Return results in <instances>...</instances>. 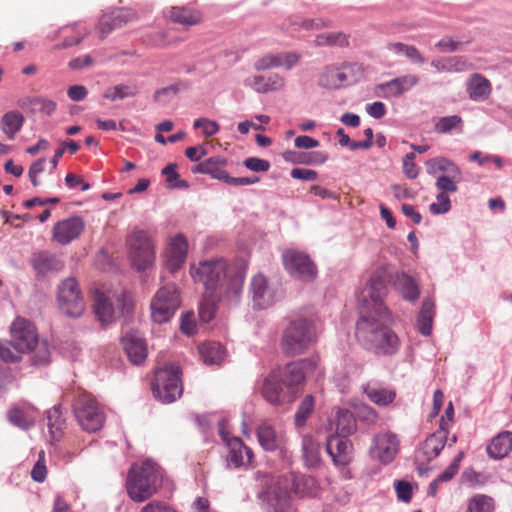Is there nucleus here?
I'll return each mask as SVG.
<instances>
[{
  "instance_id": "4c0bfd02",
  "label": "nucleus",
  "mask_w": 512,
  "mask_h": 512,
  "mask_svg": "<svg viewBox=\"0 0 512 512\" xmlns=\"http://www.w3.org/2000/svg\"><path fill=\"white\" fill-rule=\"evenodd\" d=\"M199 352L204 363L208 365L219 364L224 360L225 350L220 343L209 342L199 347Z\"/></svg>"
},
{
  "instance_id": "8fccbe9b",
  "label": "nucleus",
  "mask_w": 512,
  "mask_h": 512,
  "mask_svg": "<svg viewBox=\"0 0 512 512\" xmlns=\"http://www.w3.org/2000/svg\"><path fill=\"white\" fill-rule=\"evenodd\" d=\"M462 122V118L458 115L441 117L435 124V131L440 134L449 133L461 127Z\"/></svg>"
},
{
  "instance_id": "052dcab7",
  "label": "nucleus",
  "mask_w": 512,
  "mask_h": 512,
  "mask_svg": "<svg viewBox=\"0 0 512 512\" xmlns=\"http://www.w3.org/2000/svg\"><path fill=\"white\" fill-rule=\"evenodd\" d=\"M395 490L399 500L408 503L412 499V486L407 481L398 480L395 481Z\"/></svg>"
},
{
  "instance_id": "72a5a7b5",
  "label": "nucleus",
  "mask_w": 512,
  "mask_h": 512,
  "mask_svg": "<svg viewBox=\"0 0 512 512\" xmlns=\"http://www.w3.org/2000/svg\"><path fill=\"white\" fill-rule=\"evenodd\" d=\"M32 265L40 274L59 271L63 268V263L55 255L47 252H40L33 256Z\"/></svg>"
},
{
  "instance_id": "0eeeda50",
  "label": "nucleus",
  "mask_w": 512,
  "mask_h": 512,
  "mask_svg": "<svg viewBox=\"0 0 512 512\" xmlns=\"http://www.w3.org/2000/svg\"><path fill=\"white\" fill-rule=\"evenodd\" d=\"M127 246L131 262L137 270L143 271L154 263L155 244L147 231H132L127 237Z\"/></svg>"
},
{
  "instance_id": "774afa93",
  "label": "nucleus",
  "mask_w": 512,
  "mask_h": 512,
  "mask_svg": "<svg viewBox=\"0 0 512 512\" xmlns=\"http://www.w3.org/2000/svg\"><path fill=\"white\" fill-rule=\"evenodd\" d=\"M67 95L72 101H82L88 95V90L83 85H72L68 88Z\"/></svg>"
},
{
  "instance_id": "c9c22d12",
  "label": "nucleus",
  "mask_w": 512,
  "mask_h": 512,
  "mask_svg": "<svg viewBox=\"0 0 512 512\" xmlns=\"http://www.w3.org/2000/svg\"><path fill=\"white\" fill-rule=\"evenodd\" d=\"M426 170L428 174L435 175L439 172L446 173L447 175H453V177L461 176L459 167L444 157H437L426 161Z\"/></svg>"
},
{
  "instance_id": "a878e982",
  "label": "nucleus",
  "mask_w": 512,
  "mask_h": 512,
  "mask_svg": "<svg viewBox=\"0 0 512 512\" xmlns=\"http://www.w3.org/2000/svg\"><path fill=\"white\" fill-rule=\"evenodd\" d=\"M492 92L491 82L479 73L470 76L467 82V93L473 101H485Z\"/></svg>"
},
{
  "instance_id": "338daca9",
  "label": "nucleus",
  "mask_w": 512,
  "mask_h": 512,
  "mask_svg": "<svg viewBox=\"0 0 512 512\" xmlns=\"http://www.w3.org/2000/svg\"><path fill=\"white\" fill-rule=\"evenodd\" d=\"M245 85L251 87L258 93H267V87L265 83V77L261 75H255L245 80Z\"/></svg>"
},
{
  "instance_id": "f704fd0d",
  "label": "nucleus",
  "mask_w": 512,
  "mask_h": 512,
  "mask_svg": "<svg viewBox=\"0 0 512 512\" xmlns=\"http://www.w3.org/2000/svg\"><path fill=\"white\" fill-rule=\"evenodd\" d=\"M463 458V453H459L457 457L453 460V462L435 478L428 487V495L431 497H436L439 486L441 483L451 481L454 476L458 473L460 462Z\"/></svg>"
},
{
  "instance_id": "5fc2aeb1",
  "label": "nucleus",
  "mask_w": 512,
  "mask_h": 512,
  "mask_svg": "<svg viewBox=\"0 0 512 512\" xmlns=\"http://www.w3.org/2000/svg\"><path fill=\"white\" fill-rule=\"evenodd\" d=\"M193 127L195 129L202 128L203 135L208 138L217 134L220 130V126L216 121L209 120L207 118H198L194 121Z\"/></svg>"
},
{
  "instance_id": "69168bd1",
  "label": "nucleus",
  "mask_w": 512,
  "mask_h": 512,
  "mask_svg": "<svg viewBox=\"0 0 512 512\" xmlns=\"http://www.w3.org/2000/svg\"><path fill=\"white\" fill-rule=\"evenodd\" d=\"M141 512H177L173 507L165 502L153 500L146 504Z\"/></svg>"
},
{
  "instance_id": "37998d69",
  "label": "nucleus",
  "mask_w": 512,
  "mask_h": 512,
  "mask_svg": "<svg viewBox=\"0 0 512 512\" xmlns=\"http://www.w3.org/2000/svg\"><path fill=\"white\" fill-rule=\"evenodd\" d=\"M227 300V297L212 296L205 292V296L199 306V317L204 322H209L214 318L216 312V302Z\"/></svg>"
},
{
  "instance_id": "dca6fc26",
  "label": "nucleus",
  "mask_w": 512,
  "mask_h": 512,
  "mask_svg": "<svg viewBox=\"0 0 512 512\" xmlns=\"http://www.w3.org/2000/svg\"><path fill=\"white\" fill-rule=\"evenodd\" d=\"M419 83V77L414 74H406L390 81L377 84L374 94L377 97L389 99L401 96Z\"/></svg>"
},
{
  "instance_id": "7ed1b4c3",
  "label": "nucleus",
  "mask_w": 512,
  "mask_h": 512,
  "mask_svg": "<svg viewBox=\"0 0 512 512\" xmlns=\"http://www.w3.org/2000/svg\"><path fill=\"white\" fill-rule=\"evenodd\" d=\"M305 381L302 362H292L284 368L272 371L264 380L261 393L272 405L291 404L297 398Z\"/></svg>"
},
{
  "instance_id": "1a4fd4ad",
  "label": "nucleus",
  "mask_w": 512,
  "mask_h": 512,
  "mask_svg": "<svg viewBox=\"0 0 512 512\" xmlns=\"http://www.w3.org/2000/svg\"><path fill=\"white\" fill-rule=\"evenodd\" d=\"M73 410L75 417L87 432H96L104 424V413L100 409L97 401L88 393H81L74 402Z\"/></svg>"
},
{
  "instance_id": "9d476101",
  "label": "nucleus",
  "mask_w": 512,
  "mask_h": 512,
  "mask_svg": "<svg viewBox=\"0 0 512 512\" xmlns=\"http://www.w3.org/2000/svg\"><path fill=\"white\" fill-rule=\"evenodd\" d=\"M57 303L60 311L68 317H80L85 311V302L75 278H67L58 286Z\"/></svg>"
},
{
  "instance_id": "20e7f679",
  "label": "nucleus",
  "mask_w": 512,
  "mask_h": 512,
  "mask_svg": "<svg viewBox=\"0 0 512 512\" xmlns=\"http://www.w3.org/2000/svg\"><path fill=\"white\" fill-rule=\"evenodd\" d=\"M162 486L159 468L146 461L140 466H133L127 476L126 489L135 502H143L152 497Z\"/></svg>"
},
{
  "instance_id": "2f4dec72",
  "label": "nucleus",
  "mask_w": 512,
  "mask_h": 512,
  "mask_svg": "<svg viewBox=\"0 0 512 512\" xmlns=\"http://www.w3.org/2000/svg\"><path fill=\"white\" fill-rule=\"evenodd\" d=\"M24 124L23 115L16 110L6 112L0 119V129L8 140H14Z\"/></svg>"
},
{
  "instance_id": "f3484780",
  "label": "nucleus",
  "mask_w": 512,
  "mask_h": 512,
  "mask_svg": "<svg viewBox=\"0 0 512 512\" xmlns=\"http://www.w3.org/2000/svg\"><path fill=\"white\" fill-rule=\"evenodd\" d=\"M84 227L82 218L73 216L57 222L53 227L52 236L59 244L67 245L81 235Z\"/></svg>"
},
{
  "instance_id": "6ab92c4d",
  "label": "nucleus",
  "mask_w": 512,
  "mask_h": 512,
  "mask_svg": "<svg viewBox=\"0 0 512 512\" xmlns=\"http://www.w3.org/2000/svg\"><path fill=\"white\" fill-rule=\"evenodd\" d=\"M447 434L448 423L443 418L440 420L439 429L425 439L420 449L424 461H430L440 454L447 441Z\"/></svg>"
},
{
  "instance_id": "09e8293b",
  "label": "nucleus",
  "mask_w": 512,
  "mask_h": 512,
  "mask_svg": "<svg viewBox=\"0 0 512 512\" xmlns=\"http://www.w3.org/2000/svg\"><path fill=\"white\" fill-rule=\"evenodd\" d=\"M302 450L305 460L310 464H315L319 460V446L311 436H304L302 440Z\"/></svg>"
},
{
  "instance_id": "f257e3e1",
  "label": "nucleus",
  "mask_w": 512,
  "mask_h": 512,
  "mask_svg": "<svg viewBox=\"0 0 512 512\" xmlns=\"http://www.w3.org/2000/svg\"><path fill=\"white\" fill-rule=\"evenodd\" d=\"M386 275L384 267L375 270L358 295L361 316L356 336L377 354H394L400 346L398 336L388 327L391 315L384 306Z\"/></svg>"
},
{
  "instance_id": "412c9836",
  "label": "nucleus",
  "mask_w": 512,
  "mask_h": 512,
  "mask_svg": "<svg viewBox=\"0 0 512 512\" xmlns=\"http://www.w3.org/2000/svg\"><path fill=\"white\" fill-rule=\"evenodd\" d=\"M326 450L332 457L334 464L338 466H346L352 459V443L347 437L330 435L326 441Z\"/></svg>"
},
{
  "instance_id": "a211bd4d",
  "label": "nucleus",
  "mask_w": 512,
  "mask_h": 512,
  "mask_svg": "<svg viewBox=\"0 0 512 512\" xmlns=\"http://www.w3.org/2000/svg\"><path fill=\"white\" fill-rule=\"evenodd\" d=\"M138 19L136 11L130 8H119L109 14H105L99 21L101 38L106 37L114 29L121 28Z\"/></svg>"
},
{
  "instance_id": "7c9ffc66",
  "label": "nucleus",
  "mask_w": 512,
  "mask_h": 512,
  "mask_svg": "<svg viewBox=\"0 0 512 512\" xmlns=\"http://www.w3.org/2000/svg\"><path fill=\"white\" fill-rule=\"evenodd\" d=\"M512 450V432L505 431L492 439L487 446V453L494 459H502Z\"/></svg>"
},
{
  "instance_id": "864d4df0",
  "label": "nucleus",
  "mask_w": 512,
  "mask_h": 512,
  "mask_svg": "<svg viewBox=\"0 0 512 512\" xmlns=\"http://www.w3.org/2000/svg\"><path fill=\"white\" fill-rule=\"evenodd\" d=\"M461 180V176L453 177V175H442L436 180L435 186L440 193H454L457 191V183Z\"/></svg>"
},
{
  "instance_id": "aec40b11",
  "label": "nucleus",
  "mask_w": 512,
  "mask_h": 512,
  "mask_svg": "<svg viewBox=\"0 0 512 512\" xmlns=\"http://www.w3.org/2000/svg\"><path fill=\"white\" fill-rule=\"evenodd\" d=\"M250 290L253 304L258 309H265L275 302V290L269 286L266 277L262 274L252 278Z\"/></svg>"
},
{
  "instance_id": "2eb2a0df",
  "label": "nucleus",
  "mask_w": 512,
  "mask_h": 512,
  "mask_svg": "<svg viewBox=\"0 0 512 512\" xmlns=\"http://www.w3.org/2000/svg\"><path fill=\"white\" fill-rule=\"evenodd\" d=\"M219 433L229 449V464L238 468L245 463H251L253 457L252 450L248 448L240 438L230 436L229 433L225 431L223 422L219 425Z\"/></svg>"
},
{
  "instance_id": "e433bc0d",
  "label": "nucleus",
  "mask_w": 512,
  "mask_h": 512,
  "mask_svg": "<svg viewBox=\"0 0 512 512\" xmlns=\"http://www.w3.org/2000/svg\"><path fill=\"white\" fill-rule=\"evenodd\" d=\"M364 392L371 402L379 406H387L396 398L395 390L377 387L370 384L365 386Z\"/></svg>"
},
{
  "instance_id": "de8ad7c7",
  "label": "nucleus",
  "mask_w": 512,
  "mask_h": 512,
  "mask_svg": "<svg viewBox=\"0 0 512 512\" xmlns=\"http://www.w3.org/2000/svg\"><path fill=\"white\" fill-rule=\"evenodd\" d=\"M30 352H32L31 363L33 365L43 366L49 363L51 353L47 342H38Z\"/></svg>"
},
{
  "instance_id": "4d7b16f0",
  "label": "nucleus",
  "mask_w": 512,
  "mask_h": 512,
  "mask_svg": "<svg viewBox=\"0 0 512 512\" xmlns=\"http://www.w3.org/2000/svg\"><path fill=\"white\" fill-rule=\"evenodd\" d=\"M133 95L134 93L130 90L128 86L117 85L107 89L103 96L106 99L115 101L117 99H124L126 97H131Z\"/></svg>"
},
{
  "instance_id": "c03bdc74",
  "label": "nucleus",
  "mask_w": 512,
  "mask_h": 512,
  "mask_svg": "<svg viewBox=\"0 0 512 512\" xmlns=\"http://www.w3.org/2000/svg\"><path fill=\"white\" fill-rule=\"evenodd\" d=\"M388 49L395 53H403L406 58L416 64H423L425 58L419 49L413 45H407L401 42L390 43Z\"/></svg>"
},
{
  "instance_id": "f03ea898",
  "label": "nucleus",
  "mask_w": 512,
  "mask_h": 512,
  "mask_svg": "<svg viewBox=\"0 0 512 512\" xmlns=\"http://www.w3.org/2000/svg\"><path fill=\"white\" fill-rule=\"evenodd\" d=\"M190 275L195 283H201L205 292L212 296L238 300L243 288L244 276L223 258L209 259L192 264Z\"/></svg>"
},
{
  "instance_id": "ddd939ff",
  "label": "nucleus",
  "mask_w": 512,
  "mask_h": 512,
  "mask_svg": "<svg viewBox=\"0 0 512 512\" xmlns=\"http://www.w3.org/2000/svg\"><path fill=\"white\" fill-rule=\"evenodd\" d=\"M399 451V439L391 432L379 433L374 437L370 454L383 464L392 462Z\"/></svg>"
},
{
  "instance_id": "cd10ccee",
  "label": "nucleus",
  "mask_w": 512,
  "mask_h": 512,
  "mask_svg": "<svg viewBox=\"0 0 512 512\" xmlns=\"http://www.w3.org/2000/svg\"><path fill=\"white\" fill-rule=\"evenodd\" d=\"M168 17L173 23L190 27L198 25L202 22V14L200 11L184 7V6H174L169 10Z\"/></svg>"
},
{
  "instance_id": "9b49d317",
  "label": "nucleus",
  "mask_w": 512,
  "mask_h": 512,
  "mask_svg": "<svg viewBox=\"0 0 512 512\" xmlns=\"http://www.w3.org/2000/svg\"><path fill=\"white\" fill-rule=\"evenodd\" d=\"M10 333V344L18 353L31 351L35 344L39 342L38 333L33 323L22 317L14 320Z\"/></svg>"
},
{
  "instance_id": "c85d7f7f",
  "label": "nucleus",
  "mask_w": 512,
  "mask_h": 512,
  "mask_svg": "<svg viewBox=\"0 0 512 512\" xmlns=\"http://www.w3.org/2000/svg\"><path fill=\"white\" fill-rule=\"evenodd\" d=\"M18 106L32 114L52 115L57 107L55 101L44 97H26L18 101Z\"/></svg>"
},
{
  "instance_id": "58836bf2",
  "label": "nucleus",
  "mask_w": 512,
  "mask_h": 512,
  "mask_svg": "<svg viewBox=\"0 0 512 512\" xmlns=\"http://www.w3.org/2000/svg\"><path fill=\"white\" fill-rule=\"evenodd\" d=\"M283 158L287 162H291L294 164H306V165L323 164L327 160V156H325L321 152H313L310 154H304V153H299V152L291 151V150L285 151L283 153Z\"/></svg>"
},
{
  "instance_id": "680f3d73",
  "label": "nucleus",
  "mask_w": 512,
  "mask_h": 512,
  "mask_svg": "<svg viewBox=\"0 0 512 512\" xmlns=\"http://www.w3.org/2000/svg\"><path fill=\"white\" fill-rule=\"evenodd\" d=\"M244 166L254 172H267L270 169V162L257 157H249L244 160Z\"/></svg>"
},
{
  "instance_id": "49530a36",
  "label": "nucleus",
  "mask_w": 512,
  "mask_h": 512,
  "mask_svg": "<svg viewBox=\"0 0 512 512\" xmlns=\"http://www.w3.org/2000/svg\"><path fill=\"white\" fill-rule=\"evenodd\" d=\"M62 31L63 32L71 31L72 33L75 34V36H73L71 38L67 36L61 44L55 46V48H57V49H64V48H67V47H70L73 45H77L89 33V31L85 27H81L79 25L66 27V28L62 29Z\"/></svg>"
},
{
  "instance_id": "6e6552de",
  "label": "nucleus",
  "mask_w": 512,
  "mask_h": 512,
  "mask_svg": "<svg viewBox=\"0 0 512 512\" xmlns=\"http://www.w3.org/2000/svg\"><path fill=\"white\" fill-rule=\"evenodd\" d=\"M180 306V295L175 284L162 286L151 300V317L156 323L170 321Z\"/></svg>"
},
{
  "instance_id": "4be33fe9",
  "label": "nucleus",
  "mask_w": 512,
  "mask_h": 512,
  "mask_svg": "<svg viewBox=\"0 0 512 512\" xmlns=\"http://www.w3.org/2000/svg\"><path fill=\"white\" fill-rule=\"evenodd\" d=\"M228 160L222 156H212L191 168L192 173L206 174L211 178L227 183L229 174L226 171Z\"/></svg>"
},
{
  "instance_id": "3c124183",
  "label": "nucleus",
  "mask_w": 512,
  "mask_h": 512,
  "mask_svg": "<svg viewBox=\"0 0 512 512\" xmlns=\"http://www.w3.org/2000/svg\"><path fill=\"white\" fill-rule=\"evenodd\" d=\"M492 499L485 495H476L468 503L466 512H491Z\"/></svg>"
},
{
  "instance_id": "4468645a",
  "label": "nucleus",
  "mask_w": 512,
  "mask_h": 512,
  "mask_svg": "<svg viewBox=\"0 0 512 512\" xmlns=\"http://www.w3.org/2000/svg\"><path fill=\"white\" fill-rule=\"evenodd\" d=\"M188 253L187 238L179 233L171 237L165 250V265L171 273L177 272L184 265Z\"/></svg>"
},
{
  "instance_id": "c756f323",
  "label": "nucleus",
  "mask_w": 512,
  "mask_h": 512,
  "mask_svg": "<svg viewBox=\"0 0 512 512\" xmlns=\"http://www.w3.org/2000/svg\"><path fill=\"white\" fill-rule=\"evenodd\" d=\"M94 310L99 321L110 323L115 319V310L110 297L100 290L94 293Z\"/></svg>"
},
{
  "instance_id": "473e14b6",
  "label": "nucleus",
  "mask_w": 512,
  "mask_h": 512,
  "mask_svg": "<svg viewBox=\"0 0 512 512\" xmlns=\"http://www.w3.org/2000/svg\"><path fill=\"white\" fill-rule=\"evenodd\" d=\"M434 316V301L430 298L424 299L417 317V327L422 335L429 336L431 334Z\"/></svg>"
},
{
  "instance_id": "a18cd8bd",
  "label": "nucleus",
  "mask_w": 512,
  "mask_h": 512,
  "mask_svg": "<svg viewBox=\"0 0 512 512\" xmlns=\"http://www.w3.org/2000/svg\"><path fill=\"white\" fill-rule=\"evenodd\" d=\"M315 406V399L312 395H306L301 401L295 414V424L298 427L303 426L311 416Z\"/></svg>"
},
{
  "instance_id": "603ef678",
  "label": "nucleus",
  "mask_w": 512,
  "mask_h": 512,
  "mask_svg": "<svg viewBox=\"0 0 512 512\" xmlns=\"http://www.w3.org/2000/svg\"><path fill=\"white\" fill-rule=\"evenodd\" d=\"M60 418V411L57 407L48 411V427L54 439H59L62 435L63 421Z\"/></svg>"
},
{
  "instance_id": "f8f14e48",
  "label": "nucleus",
  "mask_w": 512,
  "mask_h": 512,
  "mask_svg": "<svg viewBox=\"0 0 512 512\" xmlns=\"http://www.w3.org/2000/svg\"><path fill=\"white\" fill-rule=\"evenodd\" d=\"M282 259L285 269L301 280L313 281L317 277V268L307 254L289 249L283 253Z\"/></svg>"
},
{
  "instance_id": "5701e85b",
  "label": "nucleus",
  "mask_w": 512,
  "mask_h": 512,
  "mask_svg": "<svg viewBox=\"0 0 512 512\" xmlns=\"http://www.w3.org/2000/svg\"><path fill=\"white\" fill-rule=\"evenodd\" d=\"M355 65L345 64L340 68L329 67L321 76L320 82L330 89H337L354 81L352 72Z\"/></svg>"
},
{
  "instance_id": "0e129e2a",
  "label": "nucleus",
  "mask_w": 512,
  "mask_h": 512,
  "mask_svg": "<svg viewBox=\"0 0 512 512\" xmlns=\"http://www.w3.org/2000/svg\"><path fill=\"white\" fill-rule=\"evenodd\" d=\"M290 175L294 179L303 181H315L318 179L317 171L306 168H293Z\"/></svg>"
},
{
  "instance_id": "ea45409f",
  "label": "nucleus",
  "mask_w": 512,
  "mask_h": 512,
  "mask_svg": "<svg viewBox=\"0 0 512 512\" xmlns=\"http://www.w3.org/2000/svg\"><path fill=\"white\" fill-rule=\"evenodd\" d=\"M395 284L405 300L416 301L419 298L420 290L416 281L407 274L398 275Z\"/></svg>"
},
{
  "instance_id": "6e6d98bb",
  "label": "nucleus",
  "mask_w": 512,
  "mask_h": 512,
  "mask_svg": "<svg viewBox=\"0 0 512 512\" xmlns=\"http://www.w3.org/2000/svg\"><path fill=\"white\" fill-rule=\"evenodd\" d=\"M47 476V467L45 465V452L41 450L39 452L38 461L35 463L32 471L31 477L36 482H43Z\"/></svg>"
},
{
  "instance_id": "423d86ee",
  "label": "nucleus",
  "mask_w": 512,
  "mask_h": 512,
  "mask_svg": "<svg viewBox=\"0 0 512 512\" xmlns=\"http://www.w3.org/2000/svg\"><path fill=\"white\" fill-rule=\"evenodd\" d=\"M178 366L169 365L155 373L152 383L153 394L163 403H171L182 395L183 387Z\"/></svg>"
},
{
  "instance_id": "e2e57ef3",
  "label": "nucleus",
  "mask_w": 512,
  "mask_h": 512,
  "mask_svg": "<svg viewBox=\"0 0 512 512\" xmlns=\"http://www.w3.org/2000/svg\"><path fill=\"white\" fill-rule=\"evenodd\" d=\"M46 160L45 158H40L37 161L33 162L29 168L28 176L31 181V184L36 187L39 185L38 176L45 169Z\"/></svg>"
},
{
  "instance_id": "393cba45",
  "label": "nucleus",
  "mask_w": 512,
  "mask_h": 512,
  "mask_svg": "<svg viewBox=\"0 0 512 512\" xmlns=\"http://www.w3.org/2000/svg\"><path fill=\"white\" fill-rule=\"evenodd\" d=\"M257 438L261 447L266 451L283 450L285 447V438L267 423L258 426Z\"/></svg>"
},
{
  "instance_id": "a19ab883",
  "label": "nucleus",
  "mask_w": 512,
  "mask_h": 512,
  "mask_svg": "<svg viewBox=\"0 0 512 512\" xmlns=\"http://www.w3.org/2000/svg\"><path fill=\"white\" fill-rule=\"evenodd\" d=\"M335 426L336 429L334 435L347 437L355 431L356 422L349 411L340 410L336 415Z\"/></svg>"
},
{
  "instance_id": "b1692460",
  "label": "nucleus",
  "mask_w": 512,
  "mask_h": 512,
  "mask_svg": "<svg viewBox=\"0 0 512 512\" xmlns=\"http://www.w3.org/2000/svg\"><path fill=\"white\" fill-rule=\"evenodd\" d=\"M122 344L129 360L133 364H140L147 357L146 343L136 333H127L122 339Z\"/></svg>"
},
{
  "instance_id": "13d9d810",
  "label": "nucleus",
  "mask_w": 512,
  "mask_h": 512,
  "mask_svg": "<svg viewBox=\"0 0 512 512\" xmlns=\"http://www.w3.org/2000/svg\"><path fill=\"white\" fill-rule=\"evenodd\" d=\"M436 199V202L430 204L431 213L444 214L450 210L451 202L447 194L439 193Z\"/></svg>"
},
{
  "instance_id": "bb28decb",
  "label": "nucleus",
  "mask_w": 512,
  "mask_h": 512,
  "mask_svg": "<svg viewBox=\"0 0 512 512\" xmlns=\"http://www.w3.org/2000/svg\"><path fill=\"white\" fill-rule=\"evenodd\" d=\"M299 60V56L295 53L269 54L255 63L257 70H266L274 67L292 68Z\"/></svg>"
},
{
  "instance_id": "79ce46f5",
  "label": "nucleus",
  "mask_w": 512,
  "mask_h": 512,
  "mask_svg": "<svg viewBox=\"0 0 512 512\" xmlns=\"http://www.w3.org/2000/svg\"><path fill=\"white\" fill-rule=\"evenodd\" d=\"M317 46H338L347 47L349 45V35L343 32H328L316 36Z\"/></svg>"
},
{
  "instance_id": "39448f33",
  "label": "nucleus",
  "mask_w": 512,
  "mask_h": 512,
  "mask_svg": "<svg viewBox=\"0 0 512 512\" xmlns=\"http://www.w3.org/2000/svg\"><path fill=\"white\" fill-rule=\"evenodd\" d=\"M313 325L306 319L292 321L284 330L281 339L282 351L289 356L304 353L315 342Z\"/></svg>"
},
{
  "instance_id": "bf43d9fd",
  "label": "nucleus",
  "mask_w": 512,
  "mask_h": 512,
  "mask_svg": "<svg viewBox=\"0 0 512 512\" xmlns=\"http://www.w3.org/2000/svg\"><path fill=\"white\" fill-rule=\"evenodd\" d=\"M414 159V153H408L403 158V173L409 179H415L419 174V168L415 164Z\"/></svg>"
}]
</instances>
